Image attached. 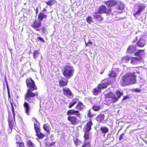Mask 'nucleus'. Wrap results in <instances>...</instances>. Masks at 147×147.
<instances>
[{
    "label": "nucleus",
    "mask_w": 147,
    "mask_h": 147,
    "mask_svg": "<svg viewBox=\"0 0 147 147\" xmlns=\"http://www.w3.org/2000/svg\"><path fill=\"white\" fill-rule=\"evenodd\" d=\"M18 144L17 147H25L24 143L22 142L16 143Z\"/></svg>",
    "instance_id": "nucleus-43"
},
{
    "label": "nucleus",
    "mask_w": 147,
    "mask_h": 147,
    "mask_svg": "<svg viewBox=\"0 0 147 147\" xmlns=\"http://www.w3.org/2000/svg\"><path fill=\"white\" fill-rule=\"evenodd\" d=\"M95 115H96L95 114L92 113L90 109L87 112V116L88 118L91 119L94 116H95Z\"/></svg>",
    "instance_id": "nucleus-34"
},
{
    "label": "nucleus",
    "mask_w": 147,
    "mask_h": 147,
    "mask_svg": "<svg viewBox=\"0 0 147 147\" xmlns=\"http://www.w3.org/2000/svg\"><path fill=\"white\" fill-rule=\"evenodd\" d=\"M144 50H139L138 51L135 53L134 55L135 56H138V58L141 57V60L142 59V53H144Z\"/></svg>",
    "instance_id": "nucleus-25"
},
{
    "label": "nucleus",
    "mask_w": 147,
    "mask_h": 147,
    "mask_svg": "<svg viewBox=\"0 0 147 147\" xmlns=\"http://www.w3.org/2000/svg\"><path fill=\"white\" fill-rule=\"evenodd\" d=\"M85 43L86 46H90L92 44V42L90 40H89L87 43L85 42Z\"/></svg>",
    "instance_id": "nucleus-44"
},
{
    "label": "nucleus",
    "mask_w": 147,
    "mask_h": 147,
    "mask_svg": "<svg viewBox=\"0 0 147 147\" xmlns=\"http://www.w3.org/2000/svg\"><path fill=\"white\" fill-rule=\"evenodd\" d=\"M91 141L89 140L88 141L84 142V144L81 147H91Z\"/></svg>",
    "instance_id": "nucleus-28"
},
{
    "label": "nucleus",
    "mask_w": 147,
    "mask_h": 147,
    "mask_svg": "<svg viewBox=\"0 0 147 147\" xmlns=\"http://www.w3.org/2000/svg\"><path fill=\"white\" fill-rule=\"evenodd\" d=\"M85 107V106L81 102H79L76 106L75 109H77L76 111H82Z\"/></svg>",
    "instance_id": "nucleus-19"
},
{
    "label": "nucleus",
    "mask_w": 147,
    "mask_h": 147,
    "mask_svg": "<svg viewBox=\"0 0 147 147\" xmlns=\"http://www.w3.org/2000/svg\"><path fill=\"white\" fill-rule=\"evenodd\" d=\"M123 94V91L117 90L114 94L110 92L108 93L106 96V98L111 103H114L116 102Z\"/></svg>",
    "instance_id": "nucleus-4"
},
{
    "label": "nucleus",
    "mask_w": 147,
    "mask_h": 147,
    "mask_svg": "<svg viewBox=\"0 0 147 147\" xmlns=\"http://www.w3.org/2000/svg\"><path fill=\"white\" fill-rule=\"evenodd\" d=\"M111 11V9H109L107 10V8L105 6L102 5L98 7L97 13L100 14L105 13L108 14L110 13Z\"/></svg>",
    "instance_id": "nucleus-7"
},
{
    "label": "nucleus",
    "mask_w": 147,
    "mask_h": 147,
    "mask_svg": "<svg viewBox=\"0 0 147 147\" xmlns=\"http://www.w3.org/2000/svg\"><path fill=\"white\" fill-rule=\"evenodd\" d=\"M105 117L104 114L98 115L96 118V119L99 123H101L104 120Z\"/></svg>",
    "instance_id": "nucleus-23"
},
{
    "label": "nucleus",
    "mask_w": 147,
    "mask_h": 147,
    "mask_svg": "<svg viewBox=\"0 0 147 147\" xmlns=\"http://www.w3.org/2000/svg\"><path fill=\"white\" fill-rule=\"evenodd\" d=\"M62 91L63 94L65 96L70 98L73 97L74 95L69 88H63Z\"/></svg>",
    "instance_id": "nucleus-11"
},
{
    "label": "nucleus",
    "mask_w": 147,
    "mask_h": 147,
    "mask_svg": "<svg viewBox=\"0 0 147 147\" xmlns=\"http://www.w3.org/2000/svg\"><path fill=\"white\" fill-rule=\"evenodd\" d=\"M56 2V1L55 0H49L47 1L46 3L47 5L51 6L53 5Z\"/></svg>",
    "instance_id": "nucleus-33"
},
{
    "label": "nucleus",
    "mask_w": 147,
    "mask_h": 147,
    "mask_svg": "<svg viewBox=\"0 0 147 147\" xmlns=\"http://www.w3.org/2000/svg\"><path fill=\"white\" fill-rule=\"evenodd\" d=\"M50 125L48 123L45 124L43 125V128L44 130L47 133L50 132Z\"/></svg>",
    "instance_id": "nucleus-31"
},
{
    "label": "nucleus",
    "mask_w": 147,
    "mask_h": 147,
    "mask_svg": "<svg viewBox=\"0 0 147 147\" xmlns=\"http://www.w3.org/2000/svg\"><path fill=\"white\" fill-rule=\"evenodd\" d=\"M136 51V47L133 45H129L127 48L126 53L128 54H132Z\"/></svg>",
    "instance_id": "nucleus-15"
},
{
    "label": "nucleus",
    "mask_w": 147,
    "mask_h": 147,
    "mask_svg": "<svg viewBox=\"0 0 147 147\" xmlns=\"http://www.w3.org/2000/svg\"><path fill=\"white\" fill-rule=\"evenodd\" d=\"M41 23L40 21L35 20L31 24V26L36 31H39L40 30L39 28L41 27Z\"/></svg>",
    "instance_id": "nucleus-10"
},
{
    "label": "nucleus",
    "mask_w": 147,
    "mask_h": 147,
    "mask_svg": "<svg viewBox=\"0 0 147 147\" xmlns=\"http://www.w3.org/2000/svg\"><path fill=\"white\" fill-rule=\"evenodd\" d=\"M23 106L24 108L26 113L27 115H29L30 108L28 103L27 102H24Z\"/></svg>",
    "instance_id": "nucleus-18"
},
{
    "label": "nucleus",
    "mask_w": 147,
    "mask_h": 147,
    "mask_svg": "<svg viewBox=\"0 0 147 147\" xmlns=\"http://www.w3.org/2000/svg\"><path fill=\"white\" fill-rule=\"evenodd\" d=\"M129 98V97L127 95L126 96H124L122 100H126L127 99Z\"/></svg>",
    "instance_id": "nucleus-47"
},
{
    "label": "nucleus",
    "mask_w": 147,
    "mask_h": 147,
    "mask_svg": "<svg viewBox=\"0 0 147 147\" xmlns=\"http://www.w3.org/2000/svg\"><path fill=\"white\" fill-rule=\"evenodd\" d=\"M39 51L37 50H34L33 52V57L35 59L37 58L39 55Z\"/></svg>",
    "instance_id": "nucleus-39"
},
{
    "label": "nucleus",
    "mask_w": 147,
    "mask_h": 147,
    "mask_svg": "<svg viewBox=\"0 0 147 147\" xmlns=\"http://www.w3.org/2000/svg\"><path fill=\"white\" fill-rule=\"evenodd\" d=\"M131 57L127 55H126L123 57L121 59L122 62L124 63L127 62L130 59Z\"/></svg>",
    "instance_id": "nucleus-29"
},
{
    "label": "nucleus",
    "mask_w": 147,
    "mask_h": 147,
    "mask_svg": "<svg viewBox=\"0 0 147 147\" xmlns=\"http://www.w3.org/2000/svg\"><path fill=\"white\" fill-rule=\"evenodd\" d=\"M75 145L76 146H80L82 144V141L78 139H75L74 140Z\"/></svg>",
    "instance_id": "nucleus-30"
},
{
    "label": "nucleus",
    "mask_w": 147,
    "mask_h": 147,
    "mask_svg": "<svg viewBox=\"0 0 147 147\" xmlns=\"http://www.w3.org/2000/svg\"><path fill=\"white\" fill-rule=\"evenodd\" d=\"M138 9L134 14V17H136L137 15H140V13L144 11L146 8V6L145 4H141L138 6Z\"/></svg>",
    "instance_id": "nucleus-12"
},
{
    "label": "nucleus",
    "mask_w": 147,
    "mask_h": 147,
    "mask_svg": "<svg viewBox=\"0 0 147 147\" xmlns=\"http://www.w3.org/2000/svg\"><path fill=\"white\" fill-rule=\"evenodd\" d=\"M35 123L34 124V128L36 132V135L40 139L43 138L45 135L40 131V123L35 118H33Z\"/></svg>",
    "instance_id": "nucleus-6"
},
{
    "label": "nucleus",
    "mask_w": 147,
    "mask_h": 147,
    "mask_svg": "<svg viewBox=\"0 0 147 147\" xmlns=\"http://www.w3.org/2000/svg\"><path fill=\"white\" fill-rule=\"evenodd\" d=\"M74 72L73 66L66 65L63 67L62 74L66 79H68L73 77Z\"/></svg>",
    "instance_id": "nucleus-5"
},
{
    "label": "nucleus",
    "mask_w": 147,
    "mask_h": 147,
    "mask_svg": "<svg viewBox=\"0 0 147 147\" xmlns=\"http://www.w3.org/2000/svg\"><path fill=\"white\" fill-rule=\"evenodd\" d=\"M131 63L133 65L137 64V62L141 60V57L140 58L132 57L131 58Z\"/></svg>",
    "instance_id": "nucleus-20"
},
{
    "label": "nucleus",
    "mask_w": 147,
    "mask_h": 147,
    "mask_svg": "<svg viewBox=\"0 0 147 147\" xmlns=\"http://www.w3.org/2000/svg\"><path fill=\"white\" fill-rule=\"evenodd\" d=\"M37 38L39 40L43 42H45V41L44 39L41 37H38Z\"/></svg>",
    "instance_id": "nucleus-46"
},
{
    "label": "nucleus",
    "mask_w": 147,
    "mask_h": 147,
    "mask_svg": "<svg viewBox=\"0 0 147 147\" xmlns=\"http://www.w3.org/2000/svg\"><path fill=\"white\" fill-rule=\"evenodd\" d=\"M36 13H38V9L37 8L36 9Z\"/></svg>",
    "instance_id": "nucleus-51"
},
{
    "label": "nucleus",
    "mask_w": 147,
    "mask_h": 147,
    "mask_svg": "<svg viewBox=\"0 0 147 147\" xmlns=\"http://www.w3.org/2000/svg\"><path fill=\"white\" fill-rule=\"evenodd\" d=\"M104 3L108 8L113 7L117 4V2L116 0H109L104 2Z\"/></svg>",
    "instance_id": "nucleus-13"
},
{
    "label": "nucleus",
    "mask_w": 147,
    "mask_h": 147,
    "mask_svg": "<svg viewBox=\"0 0 147 147\" xmlns=\"http://www.w3.org/2000/svg\"><path fill=\"white\" fill-rule=\"evenodd\" d=\"M101 92L100 89L97 88H95L92 91V93L95 96L98 95L99 93Z\"/></svg>",
    "instance_id": "nucleus-27"
},
{
    "label": "nucleus",
    "mask_w": 147,
    "mask_h": 147,
    "mask_svg": "<svg viewBox=\"0 0 147 147\" xmlns=\"http://www.w3.org/2000/svg\"><path fill=\"white\" fill-rule=\"evenodd\" d=\"M8 122L9 128L11 131L12 129L16 125L15 120V116L14 117V116H13V117H12L11 115H9V116Z\"/></svg>",
    "instance_id": "nucleus-8"
},
{
    "label": "nucleus",
    "mask_w": 147,
    "mask_h": 147,
    "mask_svg": "<svg viewBox=\"0 0 147 147\" xmlns=\"http://www.w3.org/2000/svg\"><path fill=\"white\" fill-rule=\"evenodd\" d=\"M55 144V142H53L52 143H49L47 144V146H52Z\"/></svg>",
    "instance_id": "nucleus-48"
},
{
    "label": "nucleus",
    "mask_w": 147,
    "mask_h": 147,
    "mask_svg": "<svg viewBox=\"0 0 147 147\" xmlns=\"http://www.w3.org/2000/svg\"><path fill=\"white\" fill-rule=\"evenodd\" d=\"M84 137V142L87 141V140H89L90 138L89 134L88 132H85Z\"/></svg>",
    "instance_id": "nucleus-35"
},
{
    "label": "nucleus",
    "mask_w": 147,
    "mask_h": 147,
    "mask_svg": "<svg viewBox=\"0 0 147 147\" xmlns=\"http://www.w3.org/2000/svg\"><path fill=\"white\" fill-rule=\"evenodd\" d=\"M124 136V133H123L122 134H121L120 136H119V140H121L122 139H123V137Z\"/></svg>",
    "instance_id": "nucleus-45"
},
{
    "label": "nucleus",
    "mask_w": 147,
    "mask_h": 147,
    "mask_svg": "<svg viewBox=\"0 0 147 147\" xmlns=\"http://www.w3.org/2000/svg\"><path fill=\"white\" fill-rule=\"evenodd\" d=\"M42 11H47V10H46V9L45 8H43Z\"/></svg>",
    "instance_id": "nucleus-50"
},
{
    "label": "nucleus",
    "mask_w": 147,
    "mask_h": 147,
    "mask_svg": "<svg viewBox=\"0 0 147 147\" xmlns=\"http://www.w3.org/2000/svg\"><path fill=\"white\" fill-rule=\"evenodd\" d=\"M101 132L102 133L104 134V136L105 134L108 133L109 131V129L106 127L102 126L100 127Z\"/></svg>",
    "instance_id": "nucleus-24"
},
{
    "label": "nucleus",
    "mask_w": 147,
    "mask_h": 147,
    "mask_svg": "<svg viewBox=\"0 0 147 147\" xmlns=\"http://www.w3.org/2000/svg\"><path fill=\"white\" fill-rule=\"evenodd\" d=\"M102 72H101V74H102Z\"/></svg>",
    "instance_id": "nucleus-52"
},
{
    "label": "nucleus",
    "mask_w": 147,
    "mask_h": 147,
    "mask_svg": "<svg viewBox=\"0 0 147 147\" xmlns=\"http://www.w3.org/2000/svg\"><path fill=\"white\" fill-rule=\"evenodd\" d=\"M72 102H71L68 106V107L69 109L71 108L72 107L74 106L77 103V101L76 100H74V99L72 100Z\"/></svg>",
    "instance_id": "nucleus-37"
},
{
    "label": "nucleus",
    "mask_w": 147,
    "mask_h": 147,
    "mask_svg": "<svg viewBox=\"0 0 147 147\" xmlns=\"http://www.w3.org/2000/svg\"><path fill=\"white\" fill-rule=\"evenodd\" d=\"M93 125V123L91 119H90L89 121L88 122L85 126V129L87 132L89 131L91 129V127Z\"/></svg>",
    "instance_id": "nucleus-17"
},
{
    "label": "nucleus",
    "mask_w": 147,
    "mask_h": 147,
    "mask_svg": "<svg viewBox=\"0 0 147 147\" xmlns=\"http://www.w3.org/2000/svg\"><path fill=\"white\" fill-rule=\"evenodd\" d=\"M102 72H101V74H102Z\"/></svg>",
    "instance_id": "nucleus-53"
},
{
    "label": "nucleus",
    "mask_w": 147,
    "mask_h": 147,
    "mask_svg": "<svg viewBox=\"0 0 147 147\" xmlns=\"http://www.w3.org/2000/svg\"><path fill=\"white\" fill-rule=\"evenodd\" d=\"M137 44L138 47H143L145 45V41L143 39H140L137 41Z\"/></svg>",
    "instance_id": "nucleus-21"
},
{
    "label": "nucleus",
    "mask_w": 147,
    "mask_h": 147,
    "mask_svg": "<svg viewBox=\"0 0 147 147\" xmlns=\"http://www.w3.org/2000/svg\"><path fill=\"white\" fill-rule=\"evenodd\" d=\"M109 83L108 82V79L106 78L104 79L101 82L97 85V88L100 89H104L106 88Z\"/></svg>",
    "instance_id": "nucleus-9"
},
{
    "label": "nucleus",
    "mask_w": 147,
    "mask_h": 147,
    "mask_svg": "<svg viewBox=\"0 0 147 147\" xmlns=\"http://www.w3.org/2000/svg\"><path fill=\"white\" fill-rule=\"evenodd\" d=\"M135 91L136 92H140V90L138 88H136L135 89Z\"/></svg>",
    "instance_id": "nucleus-49"
},
{
    "label": "nucleus",
    "mask_w": 147,
    "mask_h": 147,
    "mask_svg": "<svg viewBox=\"0 0 147 147\" xmlns=\"http://www.w3.org/2000/svg\"><path fill=\"white\" fill-rule=\"evenodd\" d=\"M68 81L67 79L62 78L59 81V85L61 87H63L67 85Z\"/></svg>",
    "instance_id": "nucleus-14"
},
{
    "label": "nucleus",
    "mask_w": 147,
    "mask_h": 147,
    "mask_svg": "<svg viewBox=\"0 0 147 147\" xmlns=\"http://www.w3.org/2000/svg\"><path fill=\"white\" fill-rule=\"evenodd\" d=\"M15 140L16 141V143L21 142L22 141L21 138L19 135H17L16 136Z\"/></svg>",
    "instance_id": "nucleus-38"
},
{
    "label": "nucleus",
    "mask_w": 147,
    "mask_h": 147,
    "mask_svg": "<svg viewBox=\"0 0 147 147\" xmlns=\"http://www.w3.org/2000/svg\"><path fill=\"white\" fill-rule=\"evenodd\" d=\"M135 72L127 73L122 76L120 84L123 86L137 84Z\"/></svg>",
    "instance_id": "nucleus-2"
},
{
    "label": "nucleus",
    "mask_w": 147,
    "mask_h": 147,
    "mask_svg": "<svg viewBox=\"0 0 147 147\" xmlns=\"http://www.w3.org/2000/svg\"><path fill=\"white\" fill-rule=\"evenodd\" d=\"M47 17V16L46 15L44 14L42 12H40L39 13L38 18V21L41 22L44 18Z\"/></svg>",
    "instance_id": "nucleus-22"
},
{
    "label": "nucleus",
    "mask_w": 147,
    "mask_h": 147,
    "mask_svg": "<svg viewBox=\"0 0 147 147\" xmlns=\"http://www.w3.org/2000/svg\"><path fill=\"white\" fill-rule=\"evenodd\" d=\"M93 18L96 21L98 22H100L103 20L102 16L98 14L97 12L94 13L93 15Z\"/></svg>",
    "instance_id": "nucleus-16"
},
{
    "label": "nucleus",
    "mask_w": 147,
    "mask_h": 147,
    "mask_svg": "<svg viewBox=\"0 0 147 147\" xmlns=\"http://www.w3.org/2000/svg\"><path fill=\"white\" fill-rule=\"evenodd\" d=\"M108 75L110 78H115L117 76V74L113 70H111Z\"/></svg>",
    "instance_id": "nucleus-26"
},
{
    "label": "nucleus",
    "mask_w": 147,
    "mask_h": 147,
    "mask_svg": "<svg viewBox=\"0 0 147 147\" xmlns=\"http://www.w3.org/2000/svg\"><path fill=\"white\" fill-rule=\"evenodd\" d=\"M125 8L124 5L122 3H120L118 5L117 9L120 10H123Z\"/></svg>",
    "instance_id": "nucleus-40"
},
{
    "label": "nucleus",
    "mask_w": 147,
    "mask_h": 147,
    "mask_svg": "<svg viewBox=\"0 0 147 147\" xmlns=\"http://www.w3.org/2000/svg\"><path fill=\"white\" fill-rule=\"evenodd\" d=\"M86 20L87 22L90 24L93 22L92 18L90 16H88L87 17Z\"/></svg>",
    "instance_id": "nucleus-41"
},
{
    "label": "nucleus",
    "mask_w": 147,
    "mask_h": 147,
    "mask_svg": "<svg viewBox=\"0 0 147 147\" xmlns=\"http://www.w3.org/2000/svg\"><path fill=\"white\" fill-rule=\"evenodd\" d=\"M67 114L68 116L67 119L71 124L76 125L79 123L80 120L77 118L80 117L81 114L79 111L74 109H71L67 111Z\"/></svg>",
    "instance_id": "nucleus-3"
},
{
    "label": "nucleus",
    "mask_w": 147,
    "mask_h": 147,
    "mask_svg": "<svg viewBox=\"0 0 147 147\" xmlns=\"http://www.w3.org/2000/svg\"><path fill=\"white\" fill-rule=\"evenodd\" d=\"M92 109L95 111H98L100 109V107L99 106L94 105L92 106Z\"/></svg>",
    "instance_id": "nucleus-42"
},
{
    "label": "nucleus",
    "mask_w": 147,
    "mask_h": 147,
    "mask_svg": "<svg viewBox=\"0 0 147 147\" xmlns=\"http://www.w3.org/2000/svg\"><path fill=\"white\" fill-rule=\"evenodd\" d=\"M27 145L28 147H35L34 144L30 140L27 141Z\"/></svg>",
    "instance_id": "nucleus-32"
},
{
    "label": "nucleus",
    "mask_w": 147,
    "mask_h": 147,
    "mask_svg": "<svg viewBox=\"0 0 147 147\" xmlns=\"http://www.w3.org/2000/svg\"><path fill=\"white\" fill-rule=\"evenodd\" d=\"M26 82L28 88L24 95V99L30 103H34L36 100L35 97L38 96V92H33L36 90L38 88L34 81L30 77L26 79Z\"/></svg>",
    "instance_id": "nucleus-1"
},
{
    "label": "nucleus",
    "mask_w": 147,
    "mask_h": 147,
    "mask_svg": "<svg viewBox=\"0 0 147 147\" xmlns=\"http://www.w3.org/2000/svg\"><path fill=\"white\" fill-rule=\"evenodd\" d=\"M10 103L11 104V110L13 113V116H14V117L15 116V111H14V107L13 106V105H14V102L13 101V100H12V101H11L10 102Z\"/></svg>",
    "instance_id": "nucleus-36"
}]
</instances>
